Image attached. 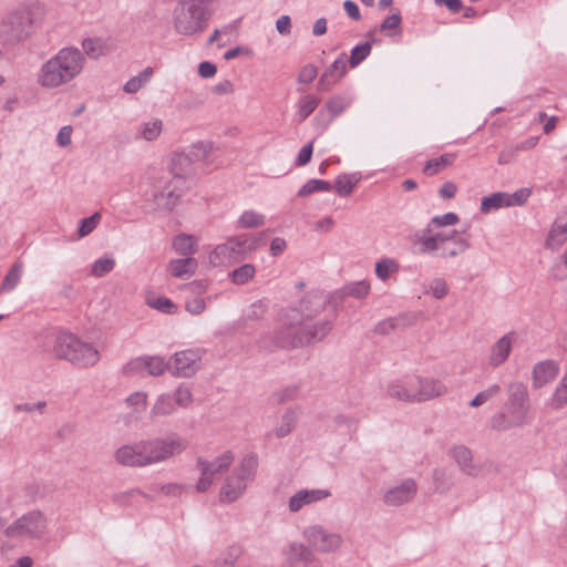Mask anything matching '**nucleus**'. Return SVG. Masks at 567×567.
Instances as JSON below:
<instances>
[{
    "label": "nucleus",
    "instance_id": "nucleus-16",
    "mask_svg": "<svg viewBox=\"0 0 567 567\" xmlns=\"http://www.w3.org/2000/svg\"><path fill=\"white\" fill-rule=\"evenodd\" d=\"M184 181L181 177L172 178L164 189L156 195L157 206L162 209L171 210L178 203L184 192Z\"/></svg>",
    "mask_w": 567,
    "mask_h": 567
},
{
    "label": "nucleus",
    "instance_id": "nucleus-6",
    "mask_svg": "<svg viewBox=\"0 0 567 567\" xmlns=\"http://www.w3.org/2000/svg\"><path fill=\"white\" fill-rule=\"evenodd\" d=\"M261 243L260 235L244 234L229 238L225 244L218 245L209 255V262L214 266L228 265L243 259L247 254L256 250Z\"/></svg>",
    "mask_w": 567,
    "mask_h": 567
},
{
    "label": "nucleus",
    "instance_id": "nucleus-49",
    "mask_svg": "<svg viewBox=\"0 0 567 567\" xmlns=\"http://www.w3.org/2000/svg\"><path fill=\"white\" fill-rule=\"evenodd\" d=\"M499 391H501V388L497 384H494V385L489 386L488 389L481 391L470 402V406L477 408V406L484 404L485 402H487L488 400L494 398L496 394H498Z\"/></svg>",
    "mask_w": 567,
    "mask_h": 567
},
{
    "label": "nucleus",
    "instance_id": "nucleus-57",
    "mask_svg": "<svg viewBox=\"0 0 567 567\" xmlns=\"http://www.w3.org/2000/svg\"><path fill=\"white\" fill-rule=\"evenodd\" d=\"M421 315L414 312L403 313L398 318H392V329L396 327H406L416 323Z\"/></svg>",
    "mask_w": 567,
    "mask_h": 567
},
{
    "label": "nucleus",
    "instance_id": "nucleus-3",
    "mask_svg": "<svg viewBox=\"0 0 567 567\" xmlns=\"http://www.w3.org/2000/svg\"><path fill=\"white\" fill-rule=\"evenodd\" d=\"M172 23L175 31L183 35L202 33L212 16L213 0H173Z\"/></svg>",
    "mask_w": 567,
    "mask_h": 567
},
{
    "label": "nucleus",
    "instance_id": "nucleus-7",
    "mask_svg": "<svg viewBox=\"0 0 567 567\" xmlns=\"http://www.w3.org/2000/svg\"><path fill=\"white\" fill-rule=\"evenodd\" d=\"M326 328L320 333H303V321L301 313L296 309H289L280 313L278 318V338L281 346H292L307 343L311 338H321L326 333Z\"/></svg>",
    "mask_w": 567,
    "mask_h": 567
},
{
    "label": "nucleus",
    "instance_id": "nucleus-29",
    "mask_svg": "<svg viewBox=\"0 0 567 567\" xmlns=\"http://www.w3.org/2000/svg\"><path fill=\"white\" fill-rule=\"evenodd\" d=\"M456 155L453 153L443 154L436 158L427 161L423 167V173L427 176H433L447 166L452 165L455 161Z\"/></svg>",
    "mask_w": 567,
    "mask_h": 567
},
{
    "label": "nucleus",
    "instance_id": "nucleus-26",
    "mask_svg": "<svg viewBox=\"0 0 567 567\" xmlns=\"http://www.w3.org/2000/svg\"><path fill=\"white\" fill-rule=\"evenodd\" d=\"M27 20L20 16H12L1 25V34L7 40L20 39L23 34Z\"/></svg>",
    "mask_w": 567,
    "mask_h": 567
},
{
    "label": "nucleus",
    "instance_id": "nucleus-32",
    "mask_svg": "<svg viewBox=\"0 0 567 567\" xmlns=\"http://www.w3.org/2000/svg\"><path fill=\"white\" fill-rule=\"evenodd\" d=\"M501 207H507L506 193H493L489 196H485L481 202V212L483 214H488L493 209H498Z\"/></svg>",
    "mask_w": 567,
    "mask_h": 567
},
{
    "label": "nucleus",
    "instance_id": "nucleus-63",
    "mask_svg": "<svg viewBox=\"0 0 567 567\" xmlns=\"http://www.w3.org/2000/svg\"><path fill=\"white\" fill-rule=\"evenodd\" d=\"M456 190H457V187L453 182H445L441 186L439 194L444 199H452L455 197Z\"/></svg>",
    "mask_w": 567,
    "mask_h": 567
},
{
    "label": "nucleus",
    "instance_id": "nucleus-34",
    "mask_svg": "<svg viewBox=\"0 0 567 567\" xmlns=\"http://www.w3.org/2000/svg\"><path fill=\"white\" fill-rule=\"evenodd\" d=\"M146 303L151 308L164 313H175L177 311V306L171 299L163 296L148 295Z\"/></svg>",
    "mask_w": 567,
    "mask_h": 567
},
{
    "label": "nucleus",
    "instance_id": "nucleus-8",
    "mask_svg": "<svg viewBox=\"0 0 567 567\" xmlns=\"http://www.w3.org/2000/svg\"><path fill=\"white\" fill-rule=\"evenodd\" d=\"M47 532V520L41 513L32 512L14 522L6 532L7 545L10 547L23 545L40 538Z\"/></svg>",
    "mask_w": 567,
    "mask_h": 567
},
{
    "label": "nucleus",
    "instance_id": "nucleus-9",
    "mask_svg": "<svg viewBox=\"0 0 567 567\" xmlns=\"http://www.w3.org/2000/svg\"><path fill=\"white\" fill-rule=\"evenodd\" d=\"M257 466L255 457L246 458L229 477L220 488L219 498L224 503L236 501L245 491L246 482L252 474Z\"/></svg>",
    "mask_w": 567,
    "mask_h": 567
},
{
    "label": "nucleus",
    "instance_id": "nucleus-52",
    "mask_svg": "<svg viewBox=\"0 0 567 567\" xmlns=\"http://www.w3.org/2000/svg\"><path fill=\"white\" fill-rule=\"evenodd\" d=\"M530 195L529 188H520L516 190L514 194L506 193L507 207L511 206H520L526 203Z\"/></svg>",
    "mask_w": 567,
    "mask_h": 567
},
{
    "label": "nucleus",
    "instance_id": "nucleus-5",
    "mask_svg": "<svg viewBox=\"0 0 567 567\" xmlns=\"http://www.w3.org/2000/svg\"><path fill=\"white\" fill-rule=\"evenodd\" d=\"M54 354L79 367L87 368L100 360L97 349L72 333H61L53 346Z\"/></svg>",
    "mask_w": 567,
    "mask_h": 567
},
{
    "label": "nucleus",
    "instance_id": "nucleus-47",
    "mask_svg": "<svg viewBox=\"0 0 567 567\" xmlns=\"http://www.w3.org/2000/svg\"><path fill=\"white\" fill-rule=\"evenodd\" d=\"M456 223H458V216H457V214L452 213V212L446 213L442 216H435L431 219V223L425 228V233L430 234L432 231L431 226H435V227L452 226V225H455Z\"/></svg>",
    "mask_w": 567,
    "mask_h": 567
},
{
    "label": "nucleus",
    "instance_id": "nucleus-33",
    "mask_svg": "<svg viewBox=\"0 0 567 567\" xmlns=\"http://www.w3.org/2000/svg\"><path fill=\"white\" fill-rule=\"evenodd\" d=\"M176 403L172 395H159L152 408V414L157 416L169 415L175 412Z\"/></svg>",
    "mask_w": 567,
    "mask_h": 567
},
{
    "label": "nucleus",
    "instance_id": "nucleus-42",
    "mask_svg": "<svg viewBox=\"0 0 567 567\" xmlns=\"http://www.w3.org/2000/svg\"><path fill=\"white\" fill-rule=\"evenodd\" d=\"M115 266V260L111 257H102L94 261L91 267V274L94 277H103L111 272Z\"/></svg>",
    "mask_w": 567,
    "mask_h": 567
},
{
    "label": "nucleus",
    "instance_id": "nucleus-40",
    "mask_svg": "<svg viewBox=\"0 0 567 567\" xmlns=\"http://www.w3.org/2000/svg\"><path fill=\"white\" fill-rule=\"evenodd\" d=\"M255 272L252 265L245 264L231 272V280L236 285H244L254 278Z\"/></svg>",
    "mask_w": 567,
    "mask_h": 567
},
{
    "label": "nucleus",
    "instance_id": "nucleus-43",
    "mask_svg": "<svg viewBox=\"0 0 567 567\" xmlns=\"http://www.w3.org/2000/svg\"><path fill=\"white\" fill-rule=\"evenodd\" d=\"M287 556L291 561H310L312 559L311 551L302 544H292L289 547Z\"/></svg>",
    "mask_w": 567,
    "mask_h": 567
},
{
    "label": "nucleus",
    "instance_id": "nucleus-41",
    "mask_svg": "<svg viewBox=\"0 0 567 567\" xmlns=\"http://www.w3.org/2000/svg\"><path fill=\"white\" fill-rule=\"evenodd\" d=\"M21 274H22V264L16 262L4 277L3 284H2V289L8 290V291L13 290L20 281Z\"/></svg>",
    "mask_w": 567,
    "mask_h": 567
},
{
    "label": "nucleus",
    "instance_id": "nucleus-36",
    "mask_svg": "<svg viewBox=\"0 0 567 567\" xmlns=\"http://www.w3.org/2000/svg\"><path fill=\"white\" fill-rule=\"evenodd\" d=\"M435 489L440 493H446L454 484L453 476L445 470L436 468L433 472Z\"/></svg>",
    "mask_w": 567,
    "mask_h": 567
},
{
    "label": "nucleus",
    "instance_id": "nucleus-11",
    "mask_svg": "<svg viewBox=\"0 0 567 567\" xmlns=\"http://www.w3.org/2000/svg\"><path fill=\"white\" fill-rule=\"evenodd\" d=\"M200 362V350H183L174 354L169 368L175 375L187 378L196 373Z\"/></svg>",
    "mask_w": 567,
    "mask_h": 567
},
{
    "label": "nucleus",
    "instance_id": "nucleus-56",
    "mask_svg": "<svg viewBox=\"0 0 567 567\" xmlns=\"http://www.w3.org/2000/svg\"><path fill=\"white\" fill-rule=\"evenodd\" d=\"M430 291L436 299L444 298L449 292L446 281L442 278L434 279L430 285Z\"/></svg>",
    "mask_w": 567,
    "mask_h": 567
},
{
    "label": "nucleus",
    "instance_id": "nucleus-22",
    "mask_svg": "<svg viewBox=\"0 0 567 567\" xmlns=\"http://www.w3.org/2000/svg\"><path fill=\"white\" fill-rule=\"evenodd\" d=\"M82 48L86 55L97 59L109 53L113 45L111 39L107 38H89L83 41Z\"/></svg>",
    "mask_w": 567,
    "mask_h": 567
},
{
    "label": "nucleus",
    "instance_id": "nucleus-35",
    "mask_svg": "<svg viewBox=\"0 0 567 567\" xmlns=\"http://www.w3.org/2000/svg\"><path fill=\"white\" fill-rule=\"evenodd\" d=\"M265 224V216L255 210H246L238 218L240 228H256Z\"/></svg>",
    "mask_w": 567,
    "mask_h": 567
},
{
    "label": "nucleus",
    "instance_id": "nucleus-31",
    "mask_svg": "<svg viewBox=\"0 0 567 567\" xmlns=\"http://www.w3.org/2000/svg\"><path fill=\"white\" fill-rule=\"evenodd\" d=\"M197 240L195 237L181 234L174 238L173 247L176 252L188 256L196 251Z\"/></svg>",
    "mask_w": 567,
    "mask_h": 567
},
{
    "label": "nucleus",
    "instance_id": "nucleus-54",
    "mask_svg": "<svg viewBox=\"0 0 567 567\" xmlns=\"http://www.w3.org/2000/svg\"><path fill=\"white\" fill-rule=\"evenodd\" d=\"M565 404H567V383L561 379L559 385L555 390L553 405L555 409H560Z\"/></svg>",
    "mask_w": 567,
    "mask_h": 567
},
{
    "label": "nucleus",
    "instance_id": "nucleus-45",
    "mask_svg": "<svg viewBox=\"0 0 567 567\" xmlns=\"http://www.w3.org/2000/svg\"><path fill=\"white\" fill-rule=\"evenodd\" d=\"M125 403L133 412L144 411L147 406V394L142 391L134 392L126 398Z\"/></svg>",
    "mask_w": 567,
    "mask_h": 567
},
{
    "label": "nucleus",
    "instance_id": "nucleus-2",
    "mask_svg": "<svg viewBox=\"0 0 567 567\" xmlns=\"http://www.w3.org/2000/svg\"><path fill=\"white\" fill-rule=\"evenodd\" d=\"M84 58L76 49L65 48L48 60L38 73V83L45 89L62 86L83 70Z\"/></svg>",
    "mask_w": 567,
    "mask_h": 567
},
{
    "label": "nucleus",
    "instance_id": "nucleus-24",
    "mask_svg": "<svg viewBox=\"0 0 567 567\" xmlns=\"http://www.w3.org/2000/svg\"><path fill=\"white\" fill-rule=\"evenodd\" d=\"M348 106V102L342 96H332L330 97L324 106L319 111V117L323 121L330 122L338 115H340L346 107Z\"/></svg>",
    "mask_w": 567,
    "mask_h": 567
},
{
    "label": "nucleus",
    "instance_id": "nucleus-27",
    "mask_svg": "<svg viewBox=\"0 0 567 567\" xmlns=\"http://www.w3.org/2000/svg\"><path fill=\"white\" fill-rule=\"evenodd\" d=\"M361 175L358 173L339 175L334 183V190L339 196L347 197L358 186Z\"/></svg>",
    "mask_w": 567,
    "mask_h": 567
},
{
    "label": "nucleus",
    "instance_id": "nucleus-39",
    "mask_svg": "<svg viewBox=\"0 0 567 567\" xmlns=\"http://www.w3.org/2000/svg\"><path fill=\"white\" fill-rule=\"evenodd\" d=\"M145 373L150 375H159L166 368L167 363L161 357H143Z\"/></svg>",
    "mask_w": 567,
    "mask_h": 567
},
{
    "label": "nucleus",
    "instance_id": "nucleus-46",
    "mask_svg": "<svg viewBox=\"0 0 567 567\" xmlns=\"http://www.w3.org/2000/svg\"><path fill=\"white\" fill-rule=\"evenodd\" d=\"M370 51L371 47L369 43H361L355 45L351 51L348 63H350L351 68L358 66L370 54Z\"/></svg>",
    "mask_w": 567,
    "mask_h": 567
},
{
    "label": "nucleus",
    "instance_id": "nucleus-13",
    "mask_svg": "<svg viewBox=\"0 0 567 567\" xmlns=\"http://www.w3.org/2000/svg\"><path fill=\"white\" fill-rule=\"evenodd\" d=\"M347 70L348 56L344 53H342L321 74L318 82V90L321 92L330 91L334 85H337L341 81L342 78L346 76Z\"/></svg>",
    "mask_w": 567,
    "mask_h": 567
},
{
    "label": "nucleus",
    "instance_id": "nucleus-20",
    "mask_svg": "<svg viewBox=\"0 0 567 567\" xmlns=\"http://www.w3.org/2000/svg\"><path fill=\"white\" fill-rule=\"evenodd\" d=\"M328 496H330V493L326 489L299 491L290 498L289 508L292 512H298L305 505L324 499Z\"/></svg>",
    "mask_w": 567,
    "mask_h": 567
},
{
    "label": "nucleus",
    "instance_id": "nucleus-15",
    "mask_svg": "<svg viewBox=\"0 0 567 567\" xmlns=\"http://www.w3.org/2000/svg\"><path fill=\"white\" fill-rule=\"evenodd\" d=\"M460 471L471 477H477L482 472V466L474 463L472 451L465 445H454L449 450Z\"/></svg>",
    "mask_w": 567,
    "mask_h": 567
},
{
    "label": "nucleus",
    "instance_id": "nucleus-30",
    "mask_svg": "<svg viewBox=\"0 0 567 567\" xmlns=\"http://www.w3.org/2000/svg\"><path fill=\"white\" fill-rule=\"evenodd\" d=\"M470 247L468 241L463 238H454L451 244H443L439 247L437 256L442 258H452L464 252Z\"/></svg>",
    "mask_w": 567,
    "mask_h": 567
},
{
    "label": "nucleus",
    "instance_id": "nucleus-19",
    "mask_svg": "<svg viewBox=\"0 0 567 567\" xmlns=\"http://www.w3.org/2000/svg\"><path fill=\"white\" fill-rule=\"evenodd\" d=\"M558 365L553 360L538 362L533 370V384L535 388H542L556 378Z\"/></svg>",
    "mask_w": 567,
    "mask_h": 567
},
{
    "label": "nucleus",
    "instance_id": "nucleus-1",
    "mask_svg": "<svg viewBox=\"0 0 567 567\" xmlns=\"http://www.w3.org/2000/svg\"><path fill=\"white\" fill-rule=\"evenodd\" d=\"M185 450L178 437L154 439L124 444L115 453V461L124 466L144 467L164 462Z\"/></svg>",
    "mask_w": 567,
    "mask_h": 567
},
{
    "label": "nucleus",
    "instance_id": "nucleus-37",
    "mask_svg": "<svg viewBox=\"0 0 567 567\" xmlns=\"http://www.w3.org/2000/svg\"><path fill=\"white\" fill-rule=\"evenodd\" d=\"M152 75H153V69L146 68L138 75L130 79L125 83L124 91L127 93L137 92L140 89H142L144 86V84L151 79Z\"/></svg>",
    "mask_w": 567,
    "mask_h": 567
},
{
    "label": "nucleus",
    "instance_id": "nucleus-10",
    "mask_svg": "<svg viewBox=\"0 0 567 567\" xmlns=\"http://www.w3.org/2000/svg\"><path fill=\"white\" fill-rule=\"evenodd\" d=\"M233 462L234 454L230 451L220 453L212 461L198 458L197 468L200 472V476L196 483V491L200 493L206 492L213 485L216 476L228 470Z\"/></svg>",
    "mask_w": 567,
    "mask_h": 567
},
{
    "label": "nucleus",
    "instance_id": "nucleus-14",
    "mask_svg": "<svg viewBox=\"0 0 567 567\" xmlns=\"http://www.w3.org/2000/svg\"><path fill=\"white\" fill-rule=\"evenodd\" d=\"M414 244L419 246V250L421 254H434L439 250V247L443 244H451L454 238H460V234L456 230L446 234L444 231L436 233L431 235V233H425L423 230L422 235H415Z\"/></svg>",
    "mask_w": 567,
    "mask_h": 567
},
{
    "label": "nucleus",
    "instance_id": "nucleus-25",
    "mask_svg": "<svg viewBox=\"0 0 567 567\" xmlns=\"http://www.w3.org/2000/svg\"><path fill=\"white\" fill-rule=\"evenodd\" d=\"M320 99L313 94L301 96L296 104V120L298 123L305 122L309 115L318 107Z\"/></svg>",
    "mask_w": 567,
    "mask_h": 567
},
{
    "label": "nucleus",
    "instance_id": "nucleus-53",
    "mask_svg": "<svg viewBox=\"0 0 567 567\" xmlns=\"http://www.w3.org/2000/svg\"><path fill=\"white\" fill-rule=\"evenodd\" d=\"M125 375L145 374V367L143 363V357L135 358L127 362L123 369Z\"/></svg>",
    "mask_w": 567,
    "mask_h": 567
},
{
    "label": "nucleus",
    "instance_id": "nucleus-60",
    "mask_svg": "<svg viewBox=\"0 0 567 567\" xmlns=\"http://www.w3.org/2000/svg\"><path fill=\"white\" fill-rule=\"evenodd\" d=\"M313 153V142H309L307 145H305L298 153L296 164L297 166H305L307 165L312 156Z\"/></svg>",
    "mask_w": 567,
    "mask_h": 567
},
{
    "label": "nucleus",
    "instance_id": "nucleus-55",
    "mask_svg": "<svg viewBox=\"0 0 567 567\" xmlns=\"http://www.w3.org/2000/svg\"><path fill=\"white\" fill-rule=\"evenodd\" d=\"M318 75V69L313 64H306L298 74V81L303 84H310Z\"/></svg>",
    "mask_w": 567,
    "mask_h": 567
},
{
    "label": "nucleus",
    "instance_id": "nucleus-38",
    "mask_svg": "<svg viewBox=\"0 0 567 567\" xmlns=\"http://www.w3.org/2000/svg\"><path fill=\"white\" fill-rule=\"evenodd\" d=\"M331 185L322 179H310L299 190L298 196L306 197L317 192H329Z\"/></svg>",
    "mask_w": 567,
    "mask_h": 567
},
{
    "label": "nucleus",
    "instance_id": "nucleus-17",
    "mask_svg": "<svg viewBox=\"0 0 567 567\" xmlns=\"http://www.w3.org/2000/svg\"><path fill=\"white\" fill-rule=\"evenodd\" d=\"M446 392V386L435 379L423 378L419 379V389L415 391L416 402H424L437 396L443 395Z\"/></svg>",
    "mask_w": 567,
    "mask_h": 567
},
{
    "label": "nucleus",
    "instance_id": "nucleus-62",
    "mask_svg": "<svg viewBox=\"0 0 567 567\" xmlns=\"http://www.w3.org/2000/svg\"><path fill=\"white\" fill-rule=\"evenodd\" d=\"M519 150V147H506L504 150H502V152L499 153V156H498V164L499 165H505V164H509L516 156L517 154V151Z\"/></svg>",
    "mask_w": 567,
    "mask_h": 567
},
{
    "label": "nucleus",
    "instance_id": "nucleus-18",
    "mask_svg": "<svg viewBox=\"0 0 567 567\" xmlns=\"http://www.w3.org/2000/svg\"><path fill=\"white\" fill-rule=\"evenodd\" d=\"M164 131V122L158 117H151L138 124L135 131V138L145 142H154L159 138Z\"/></svg>",
    "mask_w": 567,
    "mask_h": 567
},
{
    "label": "nucleus",
    "instance_id": "nucleus-59",
    "mask_svg": "<svg viewBox=\"0 0 567 567\" xmlns=\"http://www.w3.org/2000/svg\"><path fill=\"white\" fill-rule=\"evenodd\" d=\"M186 310L192 315H200L206 308L205 300L202 297L195 296L186 301Z\"/></svg>",
    "mask_w": 567,
    "mask_h": 567
},
{
    "label": "nucleus",
    "instance_id": "nucleus-64",
    "mask_svg": "<svg viewBox=\"0 0 567 567\" xmlns=\"http://www.w3.org/2000/svg\"><path fill=\"white\" fill-rule=\"evenodd\" d=\"M276 29L280 34L287 35L291 31V20L289 16H281L276 22Z\"/></svg>",
    "mask_w": 567,
    "mask_h": 567
},
{
    "label": "nucleus",
    "instance_id": "nucleus-61",
    "mask_svg": "<svg viewBox=\"0 0 567 567\" xmlns=\"http://www.w3.org/2000/svg\"><path fill=\"white\" fill-rule=\"evenodd\" d=\"M72 132L73 128L70 125L61 127L56 136L58 144L62 147L69 146L71 144Z\"/></svg>",
    "mask_w": 567,
    "mask_h": 567
},
{
    "label": "nucleus",
    "instance_id": "nucleus-21",
    "mask_svg": "<svg viewBox=\"0 0 567 567\" xmlns=\"http://www.w3.org/2000/svg\"><path fill=\"white\" fill-rule=\"evenodd\" d=\"M417 491L414 480L406 478L400 485L392 487V506H400L411 502Z\"/></svg>",
    "mask_w": 567,
    "mask_h": 567
},
{
    "label": "nucleus",
    "instance_id": "nucleus-23",
    "mask_svg": "<svg viewBox=\"0 0 567 567\" xmlns=\"http://www.w3.org/2000/svg\"><path fill=\"white\" fill-rule=\"evenodd\" d=\"M512 349V333L503 336L491 350L489 362L493 367L504 363Z\"/></svg>",
    "mask_w": 567,
    "mask_h": 567
},
{
    "label": "nucleus",
    "instance_id": "nucleus-12",
    "mask_svg": "<svg viewBox=\"0 0 567 567\" xmlns=\"http://www.w3.org/2000/svg\"><path fill=\"white\" fill-rule=\"evenodd\" d=\"M305 536L309 545L317 551L328 553L337 549L341 543V536L313 526L306 530Z\"/></svg>",
    "mask_w": 567,
    "mask_h": 567
},
{
    "label": "nucleus",
    "instance_id": "nucleus-44",
    "mask_svg": "<svg viewBox=\"0 0 567 567\" xmlns=\"http://www.w3.org/2000/svg\"><path fill=\"white\" fill-rule=\"evenodd\" d=\"M567 240V235L554 224L546 239V247L553 250L559 248Z\"/></svg>",
    "mask_w": 567,
    "mask_h": 567
},
{
    "label": "nucleus",
    "instance_id": "nucleus-48",
    "mask_svg": "<svg viewBox=\"0 0 567 567\" xmlns=\"http://www.w3.org/2000/svg\"><path fill=\"white\" fill-rule=\"evenodd\" d=\"M344 292L354 298H364L370 291V285L367 281L351 282L344 286Z\"/></svg>",
    "mask_w": 567,
    "mask_h": 567
},
{
    "label": "nucleus",
    "instance_id": "nucleus-51",
    "mask_svg": "<svg viewBox=\"0 0 567 567\" xmlns=\"http://www.w3.org/2000/svg\"><path fill=\"white\" fill-rule=\"evenodd\" d=\"M101 220V215L99 213L93 214L92 216L84 218L81 220L79 228V236L85 237L90 233H92Z\"/></svg>",
    "mask_w": 567,
    "mask_h": 567
},
{
    "label": "nucleus",
    "instance_id": "nucleus-28",
    "mask_svg": "<svg viewBox=\"0 0 567 567\" xmlns=\"http://www.w3.org/2000/svg\"><path fill=\"white\" fill-rule=\"evenodd\" d=\"M197 268V261L194 258L172 260L168 270L176 278L190 277Z\"/></svg>",
    "mask_w": 567,
    "mask_h": 567
},
{
    "label": "nucleus",
    "instance_id": "nucleus-58",
    "mask_svg": "<svg viewBox=\"0 0 567 567\" xmlns=\"http://www.w3.org/2000/svg\"><path fill=\"white\" fill-rule=\"evenodd\" d=\"M392 398H396L406 402H414L415 400V391H409L402 385L394 384L392 385Z\"/></svg>",
    "mask_w": 567,
    "mask_h": 567
},
{
    "label": "nucleus",
    "instance_id": "nucleus-50",
    "mask_svg": "<svg viewBox=\"0 0 567 567\" xmlns=\"http://www.w3.org/2000/svg\"><path fill=\"white\" fill-rule=\"evenodd\" d=\"M173 399H174L176 405L186 408L193 401L192 391L187 385L182 384L176 389V391L173 395Z\"/></svg>",
    "mask_w": 567,
    "mask_h": 567
},
{
    "label": "nucleus",
    "instance_id": "nucleus-4",
    "mask_svg": "<svg viewBox=\"0 0 567 567\" xmlns=\"http://www.w3.org/2000/svg\"><path fill=\"white\" fill-rule=\"evenodd\" d=\"M507 392L508 399L502 410L491 417L492 429L499 432L523 426L529 411L528 391L524 383L512 382Z\"/></svg>",
    "mask_w": 567,
    "mask_h": 567
}]
</instances>
